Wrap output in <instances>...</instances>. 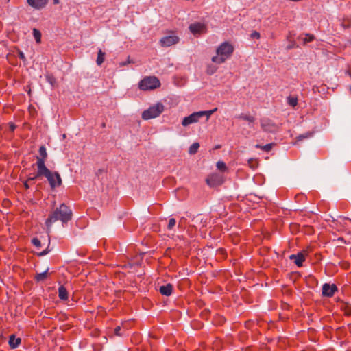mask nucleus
Returning <instances> with one entry per match:
<instances>
[{
    "label": "nucleus",
    "instance_id": "obj_1",
    "mask_svg": "<svg viewBox=\"0 0 351 351\" xmlns=\"http://www.w3.org/2000/svg\"><path fill=\"white\" fill-rule=\"evenodd\" d=\"M234 51L233 45L228 41L221 43L216 49V55L211 60L213 62L221 64L230 59Z\"/></svg>",
    "mask_w": 351,
    "mask_h": 351
},
{
    "label": "nucleus",
    "instance_id": "obj_2",
    "mask_svg": "<svg viewBox=\"0 0 351 351\" xmlns=\"http://www.w3.org/2000/svg\"><path fill=\"white\" fill-rule=\"evenodd\" d=\"M38 177L46 178L52 189L62 184V179L59 173L57 171H51L47 167L37 169L36 173L29 177V180H33Z\"/></svg>",
    "mask_w": 351,
    "mask_h": 351
},
{
    "label": "nucleus",
    "instance_id": "obj_3",
    "mask_svg": "<svg viewBox=\"0 0 351 351\" xmlns=\"http://www.w3.org/2000/svg\"><path fill=\"white\" fill-rule=\"evenodd\" d=\"M72 212L64 204H62L52 213L46 220V226L49 228L53 223L60 220L63 223L67 222L71 219Z\"/></svg>",
    "mask_w": 351,
    "mask_h": 351
},
{
    "label": "nucleus",
    "instance_id": "obj_4",
    "mask_svg": "<svg viewBox=\"0 0 351 351\" xmlns=\"http://www.w3.org/2000/svg\"><path fill=\"white\" fill-rule=\"evenodd\" d=\"M164 110V106L161 103H157L142 113V118L144 120H149L158 117Z\"/></svg>",
    "mask_w": 351,
    "mask_h": 351
},
{
    "label": "nucleus",
    "instance_id": "obj_5",
    "mask_svg": "<svg viewBox=\"0 0 351 351\" xmlns=\"http://www.w3.org/2000/svg\"><path fill=\"white\" fill-rule=\"evenodd\" d=\"M160 86V80L154 76L146 77L141 80L138 84L139 88L143 90H154Z\"/></svg>",
    "mask_w": 351,
    "mask_h": 351
},
{
    "label": "nucleus",
    "instance_id": "obj_6",
    "mask_svg": "<svg viewBox=\"0 0 351 351\" xmlns=\"http://www.w3.org/2000/svg\"><path fill=\"white\" fill-rule=\"evenodd\" d=\"M206 182L209 186L215 187L223 183L224 178L220 173H213L207 177Z\"/></svg>",
    "mask_w": 351,
    "mask_h": 351
},
{
    "label": "nucleus",
    "instance_id": "obj_7",
    "mask_svg": "<svg viewBox=\"0 0 351 351\" xmlns=\"http://www.w3.org/2000/svg\"><path fill=\"white\" fill-rule=\"evenodd\" d=\"M180 41V38L175 33L171 32V35L162 37L160 40V44L163 47H168L177 44Z\"/></svg>",
    "mask_w": 351,
    "mask_h": 351
},
{
    "label": "nucleus",
    "instance_id": "obj_8",
    "mask_svg": "<svg viewBox=\"0 0 351 351\" xmlns=\"http://www.w3.org/2000/svg\"><path fill=\"white\" fill-rule=\"evenodd\" d=\"M38 152L39 156L36 157L37 169L46 167L45 160L48 156L46 147L44 145L40 147Z\"/></svg>",
    "mask_w": 351,
    "mask_h": 351
},
{
    "label": "nucleus",
    "instance_id": "obj_9",
    "mask_svg": "<svg viewBox=\"0 0 351 351\" xmlns=\"http://www.w3.org/2000/svg\"><path fill=\"white\" fill-rule=\"evenodd\" d=\"M261 125L264 131L269 132H275L278 129L276 124L267 118H263L261 120Z\"/></svg>",
    "mask_w": 351,
    "mask_h": 351
},
{
    "label": "nucleus",
    "instance_id": "obj_10",
    "mask_svg": "<svg viewBox=\"0 0 351 351\" xmlns=\"http://www.w3.org/2000/svg\"><path fill=\"white\" fill-rule=\"evenodd\" d=\"M190 32L193 35H199L206 32V25L204 23H194L189 25Z\"/></svg>",
    "mask_w": 351,
    "mask_h": 351
},
{
    "label": "nucleus",
    "instance_id": "obj_11",
    "mask_svg": "<svg viewBox=\"0 0 351 351\" xmlns=\"http://www.w3.org/2000/svg\"><path fill=\"white\" fill-rule=\"evenodd\" d=\"M200 118V114L199 113V112H193L189 116L186 117L183 119L182 121V125L186 127L190 124L198 122Z\"/></svg>",
    "mask_w": 351,
    "mask_h": 351
},
{
    "label": "nucleus",
    "instance_id": "obj_12",
    "mask_svg": "<svg viewBox=\"0 0 351 351\" xmlns=\"http://www.w3.org/2000/svg\"><path fill=\"white\" fill-rule=\"evenodd\" d=\"M337 291V287L335 284L325 283L322 286V295L326 297H332Z\"/></svg>",
    "mask_w": 351,
    "mask_h": 351
},
{
    "label": "nucleus",
    "instance_id": "obj_13",
    "mask_svg": "<svg viewBox=\"0 0 351 351\" xmlns=\"http://www.w3.org/2000/svg\"><path fill=\"white\" fill-rule=\"evenodd\" d=\"M27 3L35 10H42L47 5L48 0H27Z\"/></svg>",
    "mask_w": 351,
    "mask_h": 351
},
{
    "label": "nucleus",
    "instance_id": "obj_14",
    "mask_svg": "<svg viewBox=\"0 0 351 351\" xmlns=\"http://www.w3.org/2000/svg\"><path fill=\"white\" fill-rule=\"evenodd\" d=\"M289 258L291 260H293L295 264L298 267H302L303 262L305 261V256L303 253L300 252V253H298L297 254H291L289 256Z\"/></svg>",
    "mask_w": 351,
    "mask_h": 351
},
{
    "label": "nucleus",
    "instance_id": "obj_15",
    "mask_svg": "<svg viewBox=\"0 0 351 351\" xmlns=\"http://www.w3.org/2000/svg\"><path fill=\"white\" fill-rule=\"evenodd\" d=\"M160 293L165 296H169L172 293L173 286L171 284H167L160 287Z\"/></svg>",
    "mask_w": 351,
    "mask_h": 351
},
{
    "label": "nucleus",
    "instance_id": "obj_16",
    "mask_svg": "<svg viewBox=\"0 0 351 351\" xmlns=\"http://www.w3.org/2000/svg\"><path fill=\"white\" fill-rule=\"evenodd\" d=\"M21 341L20 338H16L14 335H12L9 339V345L11 348L14 349L19 346Z\"/></svg>",
    "mask_w": 351,
    "mask_h": 351
},
{
    "label": "nucleus",
    "instance_id": "obj_17",
    "mask_svg": "<svg viewBox=\"0 0 351 351\" xmlns=\"http://www.w3.org/2000/svg\"><path fill=\"white\" fill-rule=\"evenodd\" d=\"M58 296L60 300L66 301L68 300V291L64 286L58 288Z\"/></svg>",
    "mask_w": 351,
    "mask_h": 351
},
{
    "label": "nucleus",
    "instance_id": "obj_18",
    "mask_svg": "<svg viewBox=\"0 0 351 351\" xmlns=\"http://www.w3.org/2000/svg\"><path fill=\"white\" fill-rule=\"evenodd\" d=\"M217 110V108H215L213 110H204V111H199V113L200 114V117H203L204 116H206V121H208L210 116Z\"/></svg>",
    "mask_w": 351,
    "mask_h": 351
},
{
    "label": "nucleus",
    "instance_id": "obj_19",
    "mask_svg": "<svg viewBox=\"0 0 351 351\" xmlns=\"http://www.w3.org/2000/svg\"><path fill=\"white\" fill-rule=\"evenodd\" d=\"M105 59V53L102 51L101 49H99L97 53V58L96 62L97 65L100 66L104 62Z\"/></svg>",
    "mask_w": 351,
    "mask_h": 351
},
{
    "label": "nucleus",
    "instance_id": "obj_20",
    "mask_svg": "<svg viewBox=\"0 0 351 351\" xmlns=\"http://www.w3.org/2000/svg\"><path fill=\"white\" fill-rule=\"evenodd\" d=\"M32 34L36 42L37 43H40L41 42L42 37L41 32L38 29L34 28L32 30Z\"/></svg>",
    "mask_w": 351,
    "mask_h": 351
},
{
    "label": "nucleus",
    "instance_id": "obj_21",
    "mask_svg": "<svg viewBox=\"0 0 351 351\" xmlns=\"http://www.w3.org/2000/svg\"><path fill=\"white\" fill-rule=\"evenodd\" d=\"M239 119L247 121L250 123H253L255 121L254 117L247 114H241L239 116Z\"/></svg>",
    "mask_w": 351,
    "mask_h": 351
},
{
    "label": "nucleus",
    "instance_id": "obj_22",
    "mask_svg": "<svg viewBox=\"0 0 351 351\" xmlns=\"http://www.w3.org/2000/svg\"><path fill=\"white\" fill-rule=\"evenodd\" d=\"M199 147V144L198 143H193L189 147V153L190 154H195Z\"/></svg>",
    "mask_w": 351,
    "mask_h": 351
},
{
    "label": "nucleus",
    "instance_id": "obj_23",
    "mask_svg": "<svg viewBox=\"0 0 351 351\" xmlns=\"http://www.w3.org/2000/svg\"><path fill=\"white\" fill-rule=\"evenodd\" d=\"M273 145H274L273 143H269V144H267V145H263V146L260 145H256V147L261 149L262 150H264V151H266V152H269V151H270Z\"/></svg>",
    "mask_w": 351,
    "mask_h": 351
},
{
    "label": "nucleus",
    "instance_id": "obj_24",
    "mask_svg": "<svg viewBox=\"0 0 351 351\" xmlns=\"http://www.w3.org/2000/svg\"><path fill=\"white\" fill-rule=\"evenodd\" d=\"M217 168L221 171H226L227 170V167H226V165L225 162H223V161H218L217 162Z\"/></svg>",
    "mask_w": 351,
    "mask_h": 351
},
{
    "label": "nucleus",
    "instance_id": "obj_25",
    "mask_svg": "<svg viewBox=\"0 0 351 351\" xmlns=\"http://www.w3.org/2000/svg\"><path fill=\"white\" fill-rule=\"evenodd\" d=\"M47 270H46L43 272L39 273L36 276V279L38 281L43 280L47 277Z\"/></svg>",
    "mask_w": 351,
    "mask_h": 351
},
{
    "label": "nucleus",
    "instance_id": "obj_26",
    "mask_svg": "<svg viewBox=\"0 0 351 351\" xmlns=\"http://www.w3.org/2000/svg\"><path fill=\"white\" fill-rule=\"evenodd\" d=\"M287 100L288 104L293 107H295L298 104V99L295 97H289Z\"/></svg>",
    "mask_w": 351,
    "mask_h": 351
},
{
    "label": "nucleus",
    "instance_id": "obj_27",
    "mask_svg": "<svg viewBox=\"0 0 351 351\" xmlns=\"http://www.w3.org/2000/svg\"><path fill=\"white\" fill-rule=\"evenodd\" d=\"M176 224V221L174 218H171L169 220V223L167 225L168 230H172Z\"/></svg>",
    "mask_w": 351,
    "mask_h": 351
},
{
    "label": "nucleus",
    "instance_id": "obj_28",
    "mask_svg": "<svg viewBox=\"0 0 351 351\" xmlns=\"http://www.w3.org/2000/svg\"><path fill=\"white\" fill-rule=\"evenodd\" d=\"M250 37L252 38L259 39L261 37V35H260L259 32H258L257 31H253L250 34Z\"/></svg>",
    "mask_w": 351,
    "mask_h": 351
},
{
    "label": "nucleus",
    "instance_id": "obj_29",
    "mask_svg": "<svg viewBox=\"0 0 351 351\" xmlns=\"http://www.w3.org/2000/svg\"><path fill=\"white\" fill-rule=\"evenodd\" d=\"M32 243L37 247H40L41 246L40 241L37 238H34L32 241Z\"/></svg>",
    "mask_w": 351,
    "mask_h": 351
},
{
    "label": "nucleus",
    "instance_id": "obj_30",
    "mask_svg": "<svg viewBox=\"0 0 351 351\" xmlns=\"http://www.w3.org/2000/svg\"><path fill=\"white\" fill-rule=\"evenodd\" d=\"M311 135V133H308L305 135H300L298 137V141H300L303 138H308V136H310Z\"/></svg>",
    "mask_w": 351,
    "mask_h": 351
},
{
    "label": "nucleus",
    "instance_id": "obj_31",
    "mask_svg": "<svg viewBox=\"0 0 351 351\" xmlns=\"http://www.w3.org/2000/svg\"><path fill=\"white\" fill-rule=\"evenodd\" d=\"M120 330H121V327H120V326H117V327H116V328H115V329H114V332H115V334H116L117 335H118V336L121 335V334L119 332H120Z\"/></svg>",
    "mask_w": 351,
    "mask_h": 351
},
{
    "label": "nucleus",
    "instance_id": "obj_32",
    "mask_svg": "<svg viewBox=\"0 0 351 351\" xmlns=\"http://www.w3.org/2000/svg\"><path fill=\"white\" fill-rule=\"evenodd\" d=\"M306 36L308 37V38H306V41L309 42V41H311L314 39V36H312V35H306Z\"/></svg>",
    "mask_w": 351,
    "mask_h": 351
},
{
    "label": "nucleus",
    "instance_id": "obj_33",
    "mask_svg": "<svg viewBox=\"0 0 351 351\" xmlns=\"http://www.w3.org/2000/svg\"><path fill=\"white\" fill-rule=\"evenodd\" d=\"M19 58L21 59V60H25V56L24 55V53L22 52V51H20L19 53Z\"/></svg>",
    "mask_w": 351,
    "mask_h": 351
},
{
    "label": "nucleus",
    "instance_id": "obj_34",
    "mask_svg": "<svg viewBox=\"0 0 351 351\" xmlns=\"http://www.w3.org/2000/svg\"><path fill=\"white\" fill-rule=\"evenodd\" d=\"M47 254V252L45 250V251H43V252H40V253L39 254V255H40V256H44V255H45V254Z\"/></svg>",
    "mask_w": 351,
    "mask_h": 351
},
{
    "label": "nucleus",
    "instance_id": "obj_35",
    "mask_svg": "<svg viewBox=\"0 0 351 351\" xmlns=\"http://www.w3.org/2000/svg\"><path fill=\"white\" fill-rule=\"evenodd\" d=\"M53 4H55V5H57L60 3L59 0H53Z\"/></svg>",
    "mask_w": 351,
    "mask_h": 351
},
{
    "label": "nucleus",
    "instance_id": "obj_36",
    "mask_svg": "<svg viewBox=\"0 0 351 351\" xmlns=\"http://www.w3.org/2000/svg\"><path fill=\"white\" fill-rule=\"evenodd\" d=\"M125 64H126V63H122V64H121V66H124V65H125Z\"/></svg>",
    "mask_w": 351,
    "mask_h": 351
},
{
    "label": "nucleus",
    "instance_id": "obj_37",
    "mask_svg": "<svg viewBox=\"0 0 351 351\" xmlns=\"http://www.w3.org/2000/svg\"><path fill=\"white\" fill-rule=\"evenodd\" d=\"M25 186L26 188H28V186H27V184L26 183L25 184Z\"/></svg>",
    "mask_w": 351,
    "mask_h": 351
}]
</instances>
